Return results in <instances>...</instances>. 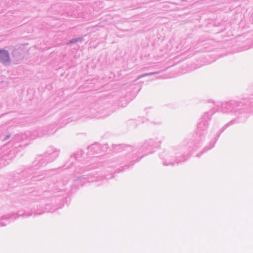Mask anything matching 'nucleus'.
Listing matches in <instances>:
<instances>
[{"label": "nucleus", "instance_id": "nucleus-1", "mask_svg": "<svg viewBox=\"0 0 253 253\" xmlns=\"http://www.w3.org/2000/svg\"><path fill=\"white\" fill-rule=\"evenodd\" d=\"M0 60L6 62L9 60V56L8 52L4 50H0Z\"/></svg>", "mask_w": 253, "mask_h": 253}, {"label": "nucleus", "instance_id": "nucleus-2", "mask_svg": "<svg viewBox=\"0 0 253 253\" xmlns=\"http://www.w3.org/2000/svg\"><path fill=\"white\" fill-rule=\"evenodd\" d=\"M78 41V39H74V40H72V41H71L70 42V43H73V42H76Z\"/></svg>", "mask_w": 253, "mask_h": 253}]
</instances>
